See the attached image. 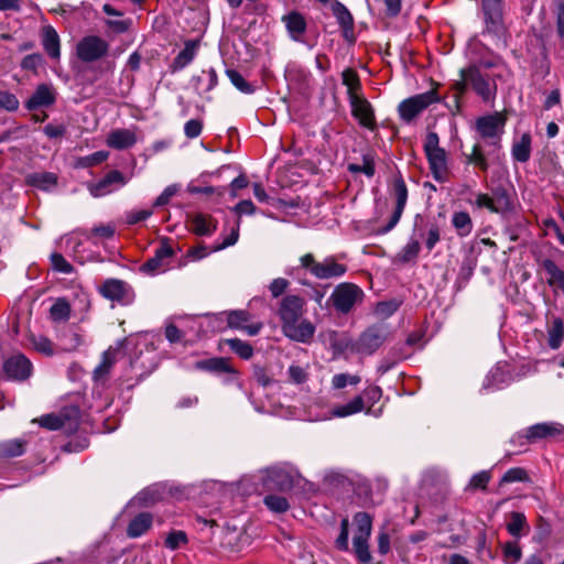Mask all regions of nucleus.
<instances>
[{"label":"nucleus","instance_id":"1","mask_svg":"<svg viewBox=\"0 0 564 564\" xmlns=\"http://www.w3.org/2000/svg\"><path fill=\"white\" fill-rule=\"evenodd\" d=\"M305 300L300 295H285L279 306V316L283 334L297 343H308L314 334L315 326L308 319L302 318Z\"/></svg>","mask_w":564,"mask_h":564},{"label":"nucleus","instance_id":"2","mask_svg":"<svg viewBox=\"0 0 564 564\" xmlns=\"http://www.w3.org/2000/svg\"><path fill=\"white\" fill-rule=\"evenodd\" d=\"M300 268L310 272L317 280L339 279L344 276L348 267L335 256H327L317 261L313 253H305L299 259Z\"/></svg>","mask_w":564,"mask_h":564},{"label":"nucleus","instance_id":"3","mask_svg":"<svg viewBox=\"0 0 564 564\" xmlns=\"http://www.w3.org/2000/svg\"><path fill=\"white\" fill-rule=\"evenodd\" d=\"M424 153L433 178L438 183L449 180V166L447 152L440 147V138L436 132L430 131L424 141Z\"/></svg>","mask_w":564,"mask_h":564},{"label":"nucleus","instance_id":"4","mask_svg":"<svg viewBox=\"0 0 564 564\" xmlns=\"http://www.w3.org/2000/svg\"><path fill=\"white\" fill-rule=\"evenodd\" d=\"M460 79L454 84L456 96L465 94L468 85L473 87L475 93L484 100L490 101L496 96V84L484 76L476 66L462 68L459 72Z\"/></svg>","mask_w":564,"mask_h":564},{"label":"nucleus","instance_id":"5","mask_svg":"<svg viewBox=\"0 0 564 564\" xmlns=\"http://www.w3.org/2000/svg\"><path fill=\"white\" fill-rule=\"evenodd\" d=\"M475 205L478 208H487L491 213L507 217L516 212L517 196L513 191L499 186L492 191L491 195L478 193Z\"/></svg>","mask_w":564,"mask_h":564},{"label":"nucleus","instance_id":"6","mask_svg":"<svg viewBox=\"0 0 564 564\" xmlns=\"http://www.w3.org/2000/svg\"><path fill=\"white\" fill-rule=\"evenodd\" d=\"M364 295V291L357 284L343 282L334 288L329 302L338 313L348 314L362 302Z\"/></svg>","mask_w":564,"mask_h":564},{"label":"nucleus","instance_id":"7","mask_svg":"<svg viewBox=\"0 0 564 564\" xmlns=\"http://www.w3.org/2000/svg\"><path fill=\"white\" fill-rule=\"evenodd\" d=\"M354 538L352 546L357 558L362 563H368L371 560L369 552L368 540L371 534L372 520L366 512H358L354 517Z\"/></svg>","mask_w":564,"mask_h":564},{"label":"nucleus","instance_id":"8","mask_svg":"<svg viewBox=\"0 0 564 564\" xmlns=\"http://www.w3.org/2000/svg\"><path fill=\"white\" fill-rule=\"evenodd\" d=\"M505 126L506 117L500 112L479 117L475 121V130L479 138L495 148L500 147Z\"/></svg>","mask_w":564,"mask_h":564},{"label":"nucleus","instance_id":"9","mask_svg":"<svg viewBox=\"0 0 564 564\" xmlns=\"http://www.w3.org/2000/svg\"><path fill=\"white\" fill-rule=\"evenodd\" d=\"M80 411L77 406H69L63 410L58 415L46 414L40 417L41 426L55 431L63 429L66 433H74L79 425Z\"/></svg>","mask_w":564,"mask_h":564},{"label":"nucleus","instance_id":"10","mask_svg":"<svg viewBox=\"0 0 564 564\" xmlns=\"http://www.w3.org/2000/svg\"><path fill=\"white\" fill-rule=\"evenodd\" d=\"M99 293L112 303L127 306L135 299L132 286L119 279H107L99 288Z\"/></svg>","mask_w":564,"mask_h":564},{"label":"nucleus","instance_id":"11","mask_svg":"<svg viewBox=\"0 0 564 564\" xmlns=\"http://www.w3.org/2000/svg\"><path fill=\"white\" fill-rule=\"evenodd\" d=\"M436 101L437 95L434 90L412 96L400 102L398 107L399 116L402 121L409 123L430 105Z\"/></svg>","mask_w":564,"mask_h":564},{"label":"nucleus","instance_id":"12","mask_svg":"<svg viewBox=\"0 0 564 564\" xmlns=\"http://www.w3.org/2000/svg\"><path fill=\"white\" fill-rule=\"evenodd\" d=\"M294 476L288 466H272L263 470L262 485L267 490L288 491L294 485Z\"/></svg>","mask_w":564,"mask_h":564},{"label":"nucleus","instance_id":"13","mask_svg":"<svg viewBox=\"0 0 564 564\" xmlns=\"http://www.w3.org/2000/svg\"><path fill=\"white\" fill-rule=\"evenodd\" d=\"M108 42L97 35L84 36L76 45L77 57L85 63L102 58L108 53Z\"/></svg>","mask_w":564,"mask_h":564},{"label":"nucleus","instance_id":"14","mask_svg":"<svg viewBox=\"0 0 564 564\" xmlns=\"http://www.w3.org/2000/svg\"><path fill=\"white\" fill-rule=\"evenodd\" d=\"M128 182L129 177L124 176L118 170H112L98 182L88 183L87 189L93 197L99 198L117 192Z\"/></svg>","mask_w":564,"mask_h":564},{"label":"nucleus","instance_id":"15","mask_svg":"<svg viewBox=\"0 0 564 564\" xmlns=\"http://www.w3.org/2000/svg\"><path fill=\"white\" fill-rule=\"evenodd\" d=\"M388 330L383 326L368 327L355 343V350L361 355H372L387 340Z\"/></svg>","mask_w":564,"mask_h":564},{"label":"nucleus","instance_id":"16","mask_svg":"<svg viewBox=\"0 0 564 564\" xmlns=\"http://www.w3.org/2000/svg\"><path fill=\"white\" fill-rule=\"evenodd\" d=\"M284 76L290 89L299 94H306L312 86V75L303 66L296 63L288 64Z\"/></svg>","mask_w":564,"mask_h":564},{"label":"nucleus","instance_id":"17","mask_svg":"<svg viewBox=\"0 0 564 564\" xmlns=\"http://www.w3.org/2000/svg\"><path fill=\"white\" fill-rule=\"evenodd\" d=\"M228 327L232 329H239L246 332L249 336H256L262 329V323H250L251 315L248 311L245 310H235L229 312H224Z\"/></svg>","mask_w":564,"mask_h":564},{"label":"nucleus","instance_id":"18","mask_svg":"<svg viewBox=\"0 0 564 564\" xmlns=\"http://www.w3.org/2000/svg\"><path fill=\"white\" fill-rule=\"evenodd\" d=\"M174 256V250L167 239L161 241L160 247L155 253L141 267V270L147 273L158 274L167 269V260Z\"/></svg>","mask_w":564,"mask_h":564},{"label":"nucleus","instance_id":"19","mask_svg":"<svg viewBox=\"0 0 564 564\" xmlns=\"http://www.w3.org/2000/svg\"><path fill=\"white\" fill-rule=\"evenodd\" d=\"M393 192H394V196L397 199V206H395V209H394L393 214L391 215L390 220L387 224V226H384L383 228L378 230V232L381 235L388 234L397 226V224L399 223V220L403 214L404 207L406 205L408 188H406L404 180L401 176H399L394 180Z\"/></svg>","mask_w":564,"mask_h":564},{"label":"nucleus","instance_id":"20","mask_svg":"<svg viewBox=\"0 0 564 564\" xmlns=\"http://www.w3.org/2000/svg\"><path fill=\"white\" fill-rule=\"evenodd\" d=\"M348 100L351 115L358 120L359 124L368 129H373L376 124L373 109L364 95L352 96Z\"/></svg>","mask_w":564,"mask_h":564},{"label":"nucleus","instance_id":"21","mask_svg":"<svg viewBox=\"0 0 564 564\" xmlns=\"http://www.w3.org/2000/svg\"><path fill=\"white\" fill-rule=\"evenodd\" d=\"M3 370L9 379L23 381L31 376L32 364L25 356L18 354L4 361Z\"/></svg>","mask_w":564,"mask_h":564},{"label":"nucleus","instance_id":"22","mask_svg":"<svg viewBox=\"0 0 564 564\" xmlns=\"http://www.w3.org/2000/svg\"><path fill=\"white\" fill-rule=\"evenodd\" d=\"M89 238L88 231L84 229H76L66 236V249L82 264L93 259L91 254H85L83 248L85 241L89 240Z\"/></svg>","mask_w":564,"mask_h":564},{"label":"nucleus","instance_id":"23","mask_svg":"<svg viewBox=\"0 0 564 564\" xmlns=\"http://www.w3.org/2000/svg\"><path fill=\"white\" fill-rule=\"evenodd\" d=\"M509 381L510 377L508 370L506 369V365L497 364L485 377L481 391L490 393L497 390H501L509 384Z\"/></svg>","mask_w":564,"mask_h":564},{"label":"nucleus","instance_id":"24","mask_svg":"<svg viewBox=\"0 0 564 564\" xmlns=\"http://www.w3.org/2000/svg\"><path fill=\"white\" fill-rule=\"evenodd\" d=\"M528 429L529 438L532 443L538 441L554 438L564 432V425L558 422H542L533 424Z\"/></svg>","mask_w":564,"mask_h":564},{"label":"nucleus","instance_id":"25","mask_svg":"<svg viewBox=\"0 0 564 564\" xmlns=\"http://www.w3.org/2000/svg\"><path fill=\"white\" fill-rule=\"evenodd\" d=\"M282 22L285 25L290 39L294 42H304V34L306 32L307 23L303 14L297 11H292L282 17Z\"/></svg>","mask_w":564,"mask_h":564},{"label":"nucleus","instance_id":"26","mask_svg":"<svg viewBox=\"0 0 564 564\" xmlns=\"http://www.w3.org/2000/svg\"><path fill=\"white\" fill-rule=\"evenodd\" d=\"M482 11L487 30L499 31L502 23V0H482Z\"/></svg>","mask_w":564,"mask_h":564},{"label":"nucleus","instance_id":"27","mask_svg":"<svg viewBox=\"0 0 564 564\" xmlns=\"http://www.w3.org/2000/svg\"><path fill=\"white\" fill-rule=\"evenodd\" d=\"M106 142L112 149L123 150L135 144L137 135L131 129H115L108 134Z\"/></svg>","mask_w":564,"mask_h":564},{"label":"nucleus","instance_id":"28","mask_svg":"<svg viewBox=\"0 0 564 564\" xmlns=\"http://www.w3.org/2000/svg\"><path fill=\"white\" fill-rule=\"evenodd\" d=\"M332 11L343 30L344 37L347 40H352L354 18L349 10L343 3L335 1L332 4Z\"/></svg>","mask_w":564,"mask_h":564},{"label":"nucleus","instance_id":"29","mask_svg":"<svg viewBox=\"0 0 564 564\" xmlns=\"http://www.w3.org/2000/svg\"><path fill=\"white\" fill-rule=\"evenodd\" d=\"M42 45L46 54L52 59H59L61 41L56 30L52 25H45L42 29Z\"/></svg>","mask_w":564,"mask_h":564},{"label":"nucleus","instance_id":"30","mask_svg":"<svg viewBox=\"0 0 564 564\" xmlns=\"http://www.w3.org/2000/svg\"><path fill=\"white\" fill-rule=\"evenodd\" d=\"M55 97L52 89L47 85H39L33 95L25 102L29 110H35L41 107H47L54 104Z\"/></svg>","mask_w":564,"mask_h":564},{"label":"nucleus","instance_id":"31","mask_svg":"<svg viewBox=\"0 0 564 564\" xmlns=\"http://www.w3.org/2000/svg\"><path fill=\"white\" fill-rule=\"evenodd\" d=\"M26 183L41 191H51L57 185V176L52 172H34L26 176Z\"/></svg>","mask_w":564,"mask_h":564},{"label":"nucleus","instance_id":"32","mask_svg":"<svg viewBox=\"0 0 564 564\" xmlns=\"http://www.w3.org/2000/svg\"><path fill=\"white\" fill-rule=\"evenodd\" d=\"M359 397H364L365 412L368 415L378 417L382 413V409H372L373 405L379 402L382 397V390L378 386H371L366 388Z\"/></svg>","mask_w":564,"mask_h":564},{"label":"nucleus","instance_id":"33","mask_svg":"<svg viewBox=\"0 0 564 564\" xmlns=\"http://www.w3.org/2000/svg\"><path fill=\"white\" fill-rule=\"evenodd\" d=\"M531 134L525 132L513 142L511 148V155L513 160L521 163L529 161L531 156Z\"/></svg>","mask_w":564,"mask_h":564},{"label":"nucleus","instance_id":"34","mask_svg":"<svg viewBox=\"0 0 564 564\" xmlns=\"http://www.w3.org/2000/svg\"><path fill=\"white\" fill-rule=\"evenodd\" d=\"M541 265L549 275L547 284L552 288L561 290L564 293V271L561 270L551 259L542 260Z\"/></svg>","mask_w":564,"mask_h":564},{"label":"nucleus","instance_id":"35","mask_svg":"<svg viewBox=\"0 0 564 564\" xmlns=\"http://www.w3.org/2000/svg\"><path fill=\"white\" fill-rule=\"evenodd\" d=\"M564 340V323L561 317H554L547 325V345L551 349H558Z\"/></svg>","mask_w":564,"mask_h":564},{"label":"nucleus","instance_id":"36","mask_svg":"<svg viewBox=\"0 0 564 564\" xmlns=\"http://www.w3.org/2000/svg\"><path fill=\"white\" fill-rule=\"evenodd\" d=\"M151 525L152 516L145 512L140 513L130 521L127 528V535L132 539L139 538L144 534Z\"/></svg>","mask_w":564,"mask_h":564},{"label":"nucleus","instance_id":"37","mask_svg":"<svg viewBox=\"0 0 564 564\" xmlns=\"http://www.w3.org/2000/svg\"><path fill=\"white\" fill-rule=\"evenodd\" d=\"M365 411L364 397H355L346 404L336 405L332 409V416L346 417Z\"/></svg>","mask_w":564,"mask_h":564},{"label":"nucleus","instance_id":"38","mask_svg":"<svg viewBox=\"0 0 564 564\" xmlns=\"http://www.w3.org/2000/svg\"><path fill=\"white\" fill-rule=\"evenodd\" d=\"M116 354L117 351L115 349H108L102 354L100 364L94 369V379L96 381H101L107 378L116 362Z\"/></svg>","mask_w":564,"mask_h":564},{"label":"nucleus","instance_id":"39","mask_svg":"<svg viewBox=\"0 0 564 564\" xmlns=\"http://www.w3.org/2000/svg\"><path fill=\"white\" fill-rule=\"evenodd\" d=\"M25 444L21 438L0 442V458H13L22 455L25 451Z\"/></svg>","mask_w":564,"mask_h":564},{"label":"nucleus","instance_id":"40","mask_svg":"<svg viewBox=\"0 0 564 564\" xmlns=\"http://www.w3.org/2000/svg\"><path fill=\"white\" fill-rule=\"evenodd\" d=\"M452 225L460 237L468 236L473 230V221L467 212H455L452 216Z\"/></svg>","mask_w":564,"mask_h":564},{"label":"nucleus","instance_id":"41","mask_svg":"<svg viewBox=\"0 0 564 564\" xmlns=\"http://www.w3.org/2000/svg\"><path fill=\"white\" fill-rule=\"evenodd\" d=\"M197 45L189 41L185 43L184 48L176 55L173 61V69L178 70L187 66L196 55Z\"/></svg>","mask_w":564,"mask_h":564},{"label":"nucleus","instance_id":"42","mask_svg":"<svg viewBox=\"0 0 564 564\" xmlns=\"http://www.w3.org/2000/svg\"><path fill=\"white\" fill-rule=\"evenodd\" d=\"M343 84L347 87L348 99L352 96L361 95V84L358 77V74L351 69L347 68L341 73Z\"/></svg>","mask_w":564,"mask_h":564},{"label":"nucleus","instance_id":"43","mask_svg":"<svg viewBox=\"0 0 564 564\" xmlns=\"http://www.w3.org/2000/svg\"><path fill=\"white\" fill-rule=\"evenodd\" d=\"M70 305L65 299H57L50 308V318L55 323H64L70 317Z\"/></svg>","mask_w":564,"mask_h":564},{"label":"nucleus","instance_id":"44","mask_svg":"<svg viewBox=\"0 0 564 564\" xmlns=\"http://www.w3.org/2000/svg\"><path fill=\"white\" fill-rule=\"evenodd\" d=\"M198 369L212 371V372H232V368L229 361L225 358H210L207 360H202L196 364Z\"/></svg>","mask_w":564,"mask_h":564},{"label":"nucleus","instance_id":"45","mask_svg":"<svg viewBox=\"0 0 564 564\" xmlns=\"http://www.w3.org/2000/svg\"><path fill=\"white\" fill-rule=\"evenodd\" d=\"M194 231L200 236H209L216 230V223L212 217L197 214L193 218Z\"/></svg>","mask_w":564,"mask_h":564},{"label":"nucleus","instance_id":"46","mask_svg":"<svg viewBox=\"0 0 564 564\" xmlns=\"http://www.w3.org/2000/svg\"><path fill=\"white\" fill-rule=\"evenodd\" d=\"M29 341L34 350L37 352L44 355V356H53L55 350L53 343L50 338L43 336V335H30Z\"/></svg>","mask_w":564,"mask_h":564},{"label":"nucleus","instance_id":"47","mask_svg":"<svg viewBox=\"0 0 564 564\" xmlns=\"http://www.w3.org/2000/svg\"><path fill=\"white\" fill-rule=\"evenodd\" d=\"M59 343L63 351H74L83 345L84 340L78 333L66 330L61 335Z\"/></svg>","mask_w":564,"mask_h":564},{"label":"nucleus","instance_id":"48","mask_svg":"<svg viewBox=\"0 0 564 564\" xmlns=\"http://www.w3.org/2000/svg\"><path fill=\"white\" fill-rule=\"evenodd\" d=\"M226 74L231 82V84L241 93L251 95L256 91V88L252 84L247 82L245 77L235 69H227Z\"/></svg>","mask_w":564,"mask_h":564},{"label":"nucleus","instance_id":"49","mask_svg":"<svg viewBox=\"0 0 564 564\" xmlns=\"http://www.w3.org/2000/svg\"><path fill=\"white\" fill-rule=\"evenodd\" d=\"M229 348L236 352L240 358L248 360L253 356V348L247 341L239 338L226 339L225 341Z\"/></svg>","mask_w":564,"mask_h":564},{"label":"nucleus","instance_id":"50","mask_svg":"<svg viewBox=\"0 0 564 564\" xmlns=\"http://www.w3.org/2000/svg\"><path fill=\"white\" fill-rule=\"evenodd\" d=\"M348 171L351 173H364L368 177H372L375 175V160L373 156L370 154H365L362 156V163H350L348 165Z\"/></svg>","mask_w":564,"mask_h":564},{"label":"nucleus","instance_id":"51","mask_svg":"<svg viewBox=\"0 0 564 564\" xmlns=\"http://www.w3.org/2000/svg\"><path fill=\"white\" fill-rule=\"evenodd\" d=\"M524 527H527L525 516L521 512H512L507 524L508 532L514 538H520Z\"/></svg>","mask_w":564,"mask_h":564},{"label":"nucleus","instance_id":"52","mask_svg":"<svg viewBox=\"0 0 564 564\" xmlns=\"http://www.w3.org/2000/svg\"><path fill=\"white\" fill-rule=\"evenodd\" d=\"M529 475L522 467H513L508 469L500 479V485L511 482H527L529 481Z\"/></svg>","mask_w":564,"mask_h":564},{"label":"nucleus","instance_id":"53","mask_svg":"<svg viewBox=\"0 0 564 564\" xmlns=\"http://www.w3.org/2000/svg\"><path fill=\"white\" fill-rule=\"evenodd\" d=\"M218 84V77L215 68L210 67L202 72V75L196 78V85L204 86L205 91H210Z\"/></svg>","mask_w":564,"mask_h":564},{"label":"nucleus","instance_id":"54","mask_svg":"<svg viewBox=\"0 0 564 564\" xmlns=\"http://www.w3.org/2000/svg\"><path fill=\"white\" fill-rule=\"evenodd\" d=\"M503 558L507 564H514L522 557L521 547L517 542H507L502 546Z\"/></svg>","mask_w":564,"mask_h":564},{"label":"nucleus","instance_id":"55","mask_svg":"<svg viewBox=\"0 0 564 564\" xmlns=\"http://www.w3.org/2000/svg\"><path fill=\"white\" fill-rule=\"evenodd\" d=\"M264 505L273 512L282 513L289 509L286 498L275 495H268L263 499Z\"/></svg>","mask_w":564,"mask_h":564},{"label":"nucleus","instance_id":"56","mask_svg":"<svg viewBox=\"0 0 564 564\" xmlns=\"http://www.w3.org/2000/svg\"><path fill=\"white\" fill-rule=\"evenodd\" d=\"M188 539L184 531H172L167 534L165 539V546L171 551H175L181 546L187 544Z\"/></svg>","mask_w":564,"mask_h":564},{"label":"nucleus","instance_id":"57","mask_svg":"<svg viewBox=\"0 0 564 564\" xmlns=\"http://www.w3.org/2000/svg\"><path fill=\"white\" fill-rule=\"evenodd\" d=\"M51 263L53 270L56 272H61L64 274H70L74 272V267L61 253H52Z\"/></svg>","mask_w":564,"mask_h":564},{"label":"nucleus","instance_id":"58","mask_svg":"<svg viewBox=\"0 0 564 564\" xmlns=\"http://www.w3.org/2000/svg\"><path fill=\"white\" fill-rule=\"evenodd\" d=\"M108 155L109 154L106 151H97L90 155L80 158L77 165L80 167H90L106 161Z\"/></svg>","mask_w":564,"mask_h":564},{"label":"nucleus","instance_id":"59","mask_svg":"<svg viewBox=\"0 0 564 564\" xmlns=\"http://www.w3.org/2000/svg\"><path fill=\"white\" fill-rule=\"evenodd\" d=\"M288 375L290 380L296 384L304 383L308 378L307 369L295 364L289 367Z\"/></svg>","mask_w":564,"mask_h":564},{"label":"nucleus","instance_id":"60","mask_svg":"<svg viewBox=\"0 0 564 564\" xmlns=\"http://www.w3.org/2000/svg\"><path fill=\"white\" fill-rule=\"evenodd\" d=\"M490 474L489 471L487 470H481L475 475H473V477L470 478L469 480V488L471 489H486L487 488V485L489 484L490 481Z\"/></svg>","mask_w":564,"mask_h":564},{"label":"nucleus","instance_id":"61","mask_svg":"<svg viewBox=\"0 0 564 564\" xmlns=\"http://www.w3.org/2000/svg\"><path fill=\"white\" fill-rule=\"evenodd\" d=\"M400 303L395 300L380 302L376 305L375 313L380 317H389L399 308Z\"/></svg>","mask_w":564,"mask_h":564},{"label":"nucleus","instance_id":"62","mask_svg":"<svg viewBox=\"0 0 564 564\" xmlns=\"http://www.w3.org/2000/svg\"><path fill=\"white\" fill-rule=\"evenodd\" d=\"M178 191L180 186L177 184H172L165 187L164 191L154 200V207L166 205Z\"/></svg>","mask_w":564,"mask_h":564},{"label":"nucleus","instance_id":"63","mask_svg":"<svg viewBox=\"0 0 564 564\" xmlns=\"http://www.w3.org/2000/svg\"><path fill=\"white\" fill-rule=\"evenodd\" d=\"M19 108L18 98L9 91H0V109L15 111Z\"/></svg>","mask_w":564,"mask_h":564},{"label":"nucleus","instance_id":"64","mask_svg":"<svg viewBox=\"0 0 564 564\" xmlns=\"http://www.w3.org/2000/svg\"><path fill=\"white\" fill-rule=\"evenodd\" d=\"M528 429L516 433L510 438V444L514 447H519V452L525 451L529 444H532L531 438L528 437Z\"/></svg>","mask_w":564,"mask_h":564}]
</instances>
